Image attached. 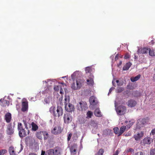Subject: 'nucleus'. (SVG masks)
<instances>
[{
  "mask_svg": "<svg viewBox=\"0 0 155 155\" xmlns=\"http://www.w3.org/2000/svg\"><path fill=\"white\" fill-rule=\"evenodd\" d=\"M93 65L88 66V73H93L94 71V68H93ZM94 77L91 73L90 75L88 78V96L91 95V92H93L94 85Z\"/></svg>",
  "mask_w": 155,
  "mask_h": 155,
  "instance_id": "f257e3e1",
  "label": "nucleus"
},
{
  "mask_svg": "<svg viewBox=\"0 0 155 155\" xmlns=\"http://www.w3.org/2000/svg\"><path fill=\"white\" fill-rule=\"evenodd\" d=\"M24 122L25 128H23L22 124L21 123H19L18 125V129L19 132V136L23 138L27 136L29 133V131L28 129L27 124L25 121L23 120Z\"/></svg>",
  "mask_w": 155,
  "mask_h": 155,
  "instance_id": "f03ea898",
  "label": "nucleus"
},
{
  "mask_svg": "<svg viewBox=\"0 0 155 155\" xmlns=\"http://www.w3.org/2000/svg\"><path fill=\"white\" fill-rule=\"evenodd\" d=\"M50 111L51 112H52L54 116L56 117H60L63 114V109L59 106H58L57 108L55 107H51L50 109Z\"/></svg>",
  "mask_w": 155,
  "mask_h": 155,
  "instance_id": "7ed1b4c3",
  "label": "nucleus"
},
{
  "mask_svg": "<svg viewBox=\"0 0 155 155\" xmlns=\"http://www.w3.org/2000/svg\"><path fill=\"white\" fill-rule=\"evenodd\" d=\"M90 104V107L91 109H94L98 107L99 104L97 99L94 96H91L89 100Z\"/></svg>",
  "mask_w": 155,
  "mask_h": 155,
  "instance_id": "20e7f679",
  "label": "nucleus"
},
{
  "mask_svg": "<svg viewBox=\"0 0 155 155\" xmlns=\"http://www.w3.org/2000/svg\"><path fill=\"white\" fill-rule=\"evenodd\" d=\"M78 109L82 111H85L87 109V102L84 101H81L77 104Z\"/></svg>",
  "mask_w": 155,
  "mask_h": 155,
  "instance_id": "39448f33",
  "label": "nucleus"
},
{
  "mask_svg": "<svg viewBox=\"0 0 155 155\" xmlns=\"http://www.w3.org/2000/svg\"><path fill=\"white\" fill-rule=\"evenodd\" d=\"M63 118L64 123L67 124L70 123L72 120V117L69 113H65Z\"/></svg>",
  "mask_w": 155,
  "mask_h": 155,
  "instance_id": "423d86ee",
  "label": "nucleus"
},
{
  "mask_svg": "<svg viewBox=\"0 0 155 155\" xmlns=\"http://www.w3.org/2000/svg\"><path fill=\"white\" fill-rule=\"evenodd\" d=\"M116 110L117 114L119 115L124 114L126 111V107L124 106H120L116 108Z\"/></svg>",
  "mask_w": 155,
  "mask_h": 155,
  "instance_id": "0eeeda50",
  "label": "nucleus"
},
{
  "mask_svg": "<svg viewBox=\"0 0 155 155\" xmlns=\"http://www.w3.org/2000/svg\"><path fill=\"white\" fill-rule=\"evenodd\" d=\"M89 125H90L93 128V129L92 130V132L93 133L95 134L96 131L95 129L96 130L98 128V123L97 121L93 120H91V121L89 123Z\"/></svg>",
  "mask_w": 155,
  "mask_h": 155,
  "instance_id": "6e6552de",
  "label": "nucleus"
},
{
  "mask_svg": "<svg viewBox=\"0 0 155 155\" xmlns=\"http://www.w3.org/2000/svg\"><path fill=\"white\" fill-rule=\"evenodd\" d=\"M63 130V129L59 125H58L53 128L51 130V132L54 135H57L61 133Z\"/></svg>",
  "mask_w": 155,
  "mask_h": 155,
  "instance_id": "1a4fd4ad",
  "label": "nucleus"
},
{
  "mask_svg": "<svg viewBox=\"0 0 155 155\" xmlns=\"http://www.w3.org/2000/svg\"><path fill=\"white\" fill-rule=\"evenodd\" d=\"M76 85L75 82H73L71 86V88L73 90H76L79 89L82 86L81 81L80 80H77L76 81Z\"/></svg>",
  "mask_w": 155,
  "mask_h": 155,
  "instance_id": "9d476101",
  "label": "nucleus"
},
{
  "mask_svg": "<svg viewBox=\"0 0 155 155\" xmlns=\"http://www.w3.org/2000/svg\"><path fill=\"white\" fill-rule=\"evenodd\" d=\"M65 108L66 110L68 112H72L74 110V106L70 103H69L66 105H65Z\"/></svg>",
  "mask_w": 155,
  "mask_h": 155,
  "instance_id": "9b49d317",
  "label": "nucleus"
},
{
  "mask_svg": "<svg viewBox=\"0 0 155 155\" xmlns=\"http://www.w3.org/2000/svg\"><path fill=\"white\" fill-rule=\"evenodd\" d=\"M137 51V53L138 54H145L148 53L149 51L148 48H139Z\"/></svg>",
  "mask_w": 155,
  "mask_h": 155,
  "instance_id": "f8f14e48",
  "label": "nucleus"
},
{
  "mask_svg": "<svg viewBox=\"0 0 155 155\" xmlns=\"http://www.w3.org/2000/svg\"><path fill=\"white\" fill-rule=\"evenodd\" d=\"M77 147V145L75 144H74L71 146L70 149L71 153L72 154H75L76 153Z\"/></svg>",
  "mask_w": 155,
  "mask_h": 155,
  "instance_id": "ddd939ff",
  "label": "nucleus"
},
{
  "mask_svg": "<svg viewBox=\"0 0 155 155\" xmlns=\"http://www.w3.org/2000/svg\"><path fill=\"white\" fill-rule=\"evenodd\" d=\"M12 114L10 113H7L5 115V119L6 122L9 123L12 120Z\"/></svg>",
  "mask_w": 155,
  "mask_h": 155,
  "instance_id": "4468645a",
  "label": "nucleus"
},
{
  "mask_svg": "<svg viewBox=\"0 0 155 155\" xmlns=\"http://www.w3.org/2000/svg\"><path fill=\"white\" fill-rule=\"evenodd\" d=\"M14 130L12 128L11 124H9L7 126V132L9 135H11L14 133Z\"/></svg>",
  "mask_w": 155,
  "mask_h": 155,
  "instance_id": "2eb2a0df",
  "label": "nucleus"
},
{
  "mask_svg": "<svg viewBox=\"0 0 155 155\" xmlns=\"http://www.w3.org/2000/svg\"><path fill=\"white\" fill-rule=\"evenodd\" d=\"M28 109V103L27 101H23L22 103L21 110L25 112Z\"/></svg>",
  "mask_w": 155,
  "mask_h": 155,
  "instance_id": "dca6fc26",
  "label": "nucleus"
},
{
  "mask_svg": "<svg viewBox=\"0 0 155 155\" xmlns=\"http://www.w3.org/2000/svg\"><path fill=\"white\" fill-rule=\"evenodd\" d=\"M137 104L136 102L133 99H130L128 101V106L130 107H134Z\"/></svg>",
  "mask_w": 155,
  "mask_h": 155,
  "instance_id": "f3484780",
  "label": "nucleus"
},
{
  "mask_svg": "<svg viewBox=\"0 0 155 155\" xmlns=\"http://www.w3.org/2000/svg\"><path fill=\"white\" fill-rule=\"evenodd\" d=\"M152 141V140L150 137H145L143 140L142 143L144 145L146 144L149 145Z\"/></svg>",
  "mask_w": 155,
  "mask_h": 155,
  "instance_id": "a211bd4d",
  "label": "nucleus"
},
{
  "mask_svg": "<svg viewBox=\"0 0 155 155\" xmlns=\"http://www.w3.org/2000/svg\"><path fill=\"white\" fill-rule=\"evenodd\" d=\"M97 107H96V109L94 110V114L96 116L100 117L102 116V115L99 108H97Z\"/></svg>",
  "mask_w": 155,
  "mask_h": 155,
  "instance_id": "6ab92c4d",
  "label": "nucleus"
},
{
  "mask_svg": "<svg viewBox=\"0 0 155 155\" xmlns=\"http://www.w3.org/2000/svg\"><path fill=\"white\" fill-rule=\"evenodd\" d=\"M138 124L140 126V127H143L147 123L146 119L145 118L140 119L139 120Z\"/></svg>",
  "mask_w": 155,
  "mask_h": 155,
  "instance_id": "aec40b11",
  "label": "nucleus"
},
{
  "mask_svg": "<svg viewBox=\"0 0 155 155\" xmlns=\"http://www.w3.org/2000/svg\"><path fill=\"white\" fill-rule=\"evenodd\" d=\"M43 131H39L37 132L35 134V135L36 137L40 140H42Z\"/></svg>",
  "mask_w": 155,
  "mask_h": 155,
  "instance_id": "412c9836",
  "label": "nucleus"
},
{
  "mask_svg": "<svg viewBox=\"0 0 155 155\" xmlns=\"http://www.w3.org/2000/svg\"><path fill=\"white\" fill-rule=\"evenodd\" d=\"M103 134L105 135L111 136L112 135L113 132L112 130H111L105 129L104 130Z\"/></svg>",
  "mask_w": 155,
  "mask_h": 155,
  "instance_id": "4be33fe9",
  "label": "nucleus"
},
{
  "mask_svg": "<svg viewBox=\"0 0 155 155\" xmlns=\"http://www.w3.org/2000/svg\"><path fill=\"white\" fill-rule=\"evenodd\" d=\"M131 65L132 64L130 62L127 63L123 67V71L128 70Z\"/></svg>",
  "mask_w": 155,
  "mask_h": 155,
  "instance_id": "5701e85b",
  "label": "nucleus"
},
{
  "mask_svg": "<svg viewBox=\"0 0 155 155\" xmlns=\"http://www.w3.org/2000/svg\"><path fill=\"white\" fill-rule=\"evenodd\" d=\"M140 75L139 74L135 77H132L130 78V80L132 82H134L138 81L140 78Z\"/></svg>",
  "mask_w": 155,
  "mask_h": 155,
  "instance_id": "b1692460",
  "label": "nucleus"
},
{
  "mask_svg": "<svg viewBox=\"0 0 155 155\" xmlns=\"http://www.w3.org/2000/svg\"><path fill=\"white\" fill-rule=\"evenodd\" d=\"M9 152L10 155H16L14 148L12 146L9 147Z\"/></svg>",
  "mask_w": 155,
  "mask_h": 155,
  "instance_id": "393cba45",
  "label": "nucleus"
},
{
  "mask_svg": "<svg viewBox=\"0 0 155 155\" xmlns=\"http://www.w3.org/2000/svg\"><path fill=\"white\" fill-rule=\"evenodd\" d=\"M143 134L141 133H138L134 136V137L135 140L137 141L140 140V138L142 137Z\"/></svg>",
  "mask_w": 155,
  "mask_h": 155,
  "instance_id": "a878e982",
  "label": "nucleus"
},
{
  "mask_svg": "<svg viewBox=\"0 0 155 155\" xmlns=\"http://www.w3.org/2000/svg\"><path fill=\"white\" fill-rule=\"evenodd\" d=\"M32 130L33 131H35L37 130L38 128V126L34 122H32L31 124Z\"/></svg>",
  "mask_w": 155,
  "mask_h": 155,
  "instance_id": "bb28decb",
  "label": "nucleus"
},
{
  "mask_svg": "<svg viewBox=\"0 0 155 155\" xmlns=\"http://www.w3.org/2000/svg\"><path fill=\"white\" fill-rule=\"evenodd\" d=\"M42 137H43L44 140L47 139L49 137V134L48 132L46 131H43Z\"/></svg>",
  "mask_w": 155,
  "mask_h": 155,
  "instance_id": "cd10ccee",
  "label": "nucleus"
},
{
  "mask_svg": "<svg viewBox=\"0 0 155 155\" xmlns=\"http://www.w3.org/2000/svg\"><path fill=\"white\" fill-rule=\"evenodd\" d=\"M126 129V127H125L124 126H122L121 128H120L119 134H118V136H120L122 133H124V132L125 130Z\"/></svg>",
  "mask_w": 155,
  "mask_h": 155,
  "instance_id": "c85d7f7f",
  "label": "nucleus"
},
{
  "mask_svg": "<svg viewBox=\"0 0 155 155\" xmlns=\"http://www.w3.org/2000/svg\"><path fill=\"white\" fill-rule=\"evenodd\" d=\"M54 150L50 149L47 151L45 155H54Z\"/></svg>",
  "mask_w": 155,
  "mask_h": 155,
  "instance_id": "c756f323",
  "label": "nucleus"
},
{
  "mask_svg": "<svg viewBox=\"0 0 155 155\" xmlns=\"http://www.w3.org/2000/svg\"><path fill=\"white\" fill-rule=\"evenodd\" d=\"M148 50L149 55L152 56H155V53L154 50H151L149 48H148Z\"/></svg>",
  "mask_w": 155,
  "mask_h": 155,
  "instance_id": "7c9ffc66",
  "label": "nucleus"
},
{
  "mask_svg": "<svg viewBox=\"0 0 155 155\" xmlns=\"http://www.w3.org/2000/svg\"><path fill=\"white\" fill-rule=\"evenodd\" d=\"M54 155H60V150L58 148H56L54 150Z\"/></svg>",
  "mask_w": 155,
  "mask_h": 155,
  "instance_id": "2f4dec72",
  "label": "nucleus"
},
{
  "mask_svg": "<svg viewBox=\"0 0 155 155\" xmlns=\"http://www.w3.org/2000/svg\"><path fill=\"white\" fill-rule=\"evenodd\" d=\"M64 105H67L69 104V96H65L64 98Z\"/></svg>",
  "mask_w": 155,
  "mask_h": 155,
  "instance_id": "473e14b6",
  "label": "nucleus"
},
{
  "mask_svg": "<svg viewBox=\"0 0 155 155\" xmlns=\"http://www.w3.org/2000/svg\"><path fill=\"white\" fill-rule=\"evenodd\" d=\"M104 152V150L102 149H101L99 150L95 155H103Z\"/></svg>",
  "mask_w": 155,
  "mask_h": 155,
  "instance_id": "72a5a7b5",
  "label": "nucleus"
},
{
  "mask_svg": "<svg viewBox=\"0 0 155 155\" xmlns=\"http://www.w3.org/2000/svg\"><path fill=\"white\" fill-rule=\"evenodd\" d=\"M7 152V150L5 149L0 150V155H3Z\"/></svg>",
  "mask_w": 155,
  "mask_h": 155,
  "instance_id": "f704fd0d",
  "label": "nucleus"
},
{
  "mask_svg": "<svg viewBox=\"0 0 155 155\" xmlns=\"http://www.w3.org/2000/svg\"><path fill=\"white\" fill-rule=\"evenodd\" d=\"M61 87V86L55 85L54 86V89L55 91H58Z\"/></svg>",
  "mask_w": 155,
  "mask_h": 155,
  "instance_id": "c9c22d12",
  "label": "nucleus"
},
{
  "mask_svg": "<svg viewBox=\"0 0 155 155\" xmlns=\"http://www.w3.org/2000/svg\"><path fill=\"white\" fill-rule=\"evenodd\" d=\"M117 92L118 93L122 92L124 90V88L122 87H118L117 88Z\"/></svg>",
  "mask_w": 155,
  "mask_h": 155,
  "instance_id": "e433bc0d",
  "label": "nucleus"
},
{
  "mask_svg": "<svg viewBox=\"0 0 155 155\" xmlns=\"http://www.w3.org/2000/svg\"><path fill=\"white\" fill-rule=\"evenodd\" d=\"M133 94L134 97H137L140 95V93L138 91H135L133 92Z\"/></svg>",
  "mask_w": 155,
  "mask_h": 155,
  "instance_id": "4c0bfd02",
  "label": "nucleus"
},
{
  "mask_svg": "<svg viewBox=\"0 0 155 155\" xmlns=\"http://www.w3.org/2000/svg\"><path fill=\"white\" fill-rule=\"evenodd\" d=\"M114 131V133L116 134H119V129L118 127H114L113 129Z\"/></svg>",
  "mask_w": 155,
  "mask_h": 155,
  "instance_id": "58836bf2",
  "label": "nucleus"
},
{
  "mask_svg": "<svg viewBox=\"0 0 155 155\" xmlns=\"http://www.w3.org/2000/svg\"><path fill=\"white\" fill-rule=\"evenodd\" d=\"M93 115V113L90 111H88V118H91L92 116Z\"/></svg>",
  "mask_w": 155,
  "mask_h": 155,
  "instance_id": "ea45409f",
  "label": "nucleus"
},
{
  "mask_svg": "<svg viewBox=\"0 0 155 155\" xmlns=\"http://www.w3.org/2000/svg\"><path fill=\"white\" fill-rule=\"evenodd\" d=\"M72 135V134L71 133H70L68 134L67 138V140L68 141H69L70 140Z\"/></svg>",
  "mask_w": 155,
  "mask_h": 155,
  "instance_id": "a19ab883",
  "label": "nucleus"
},
{
  "mask_svg": "<svg viewBox=\"0 0 155 155\" xmlns=\"http://www.w3.org/2000/svg\"><path fill=\"white\" fill-rule=\"evenodd\" d=\"M127 152H131V153H134V150L132 148H129V149H128L127 150Z\"/></svg>",
  "mask_w": 155,
  "mask_h": 155,
  "instance_id": "79ce46f5",
  "label": "nucleus"
},
{
  "mask_svg": "<svg viewBox=\"0 0 155 155\" xmlns=\"http://www.w3.org/2000/svg\"><path fill=\"white\" fill-rule=\"evenodd\" d=\"M150 155H155V148L154 149L151 150L150 151Z\"/></svg>",
  "mask_w": 155,
  "mask_h": 155,
  "instance_id": "37998d69",
  "label": "nucleus"
},
{
  "mask_svg": "<svg viewBox=\"0 0 155 155\" xmlns=\"http://www.w3.org/2000/svg\"><path fill=\"white\" fill-rule=\"evenodd\" d=\"M44 101L46 104H48L50 102V101L48 98H46L44 99Z\"/></svg>",
  "mask_w": 155,
  "mask_h": 155,
  "instance_id": "c03bdc74",
  "label": "nucleus"
},
{
  "mask_svg": "<svg viewBox=\"0 0 155 155\" xmlns=\"http://www.w3.org/2000/svg\"><path fill=\"white\" fill-rule=\"evenodd\" d=\"M150 134L152 135H154L155 134V129H153L151 130Z\"/></svg>",
  "mask_w": 155,
  "mask_h": 155,
  "instance_id": "a18cd8bd",
  "label": "nucleus"
},
{
  "mask_svg": "<svg viewBox=\"0 0 155 155\" xmlns=\"http://www.w3.org/2000/svg\"><path fill=\"white\" fill-rule=\"evenodd\" d=\"M86 121V120H85V119L83 118L82 119H81L80 120V121L81 122V124H84V123L85 121Z\"/></svg>",
  "mask_w": 155,
  "mask_h": 155,
  "instance_id": "49530a36",
  "label": "nucleus"
},
{
  "mask_svg": "<svg viewBox=\"0 0 155 155\" xmlns=\"http://www.w3.org/2000/svg\"><path fill=\"white\" fill-rule=\"evenodd\" d=\"M129 57L130 56L128 54H126L124 56V58L125 59H127L129 58Z\"/></svg>",
  "mask_w": 155,
  "mask_h": 155,
  "instance_id": "de8ad7c7",
  "label": "nucleus"
},
{
  "mask_svg": "<svg viewBox=\"0 0 155 155\" xmlns=\"http://www.w3.org/2000/svg\"><path fill=\"white\" fill-rule=\"evenodd\" d=\"M115 89V88L114 87H112L110 88L109 91V92L108 93V95H109V94H110L111 92L113 91L114 89Z\"/></svg>",
  "mask_w": 155,
  "mask_h": 155,
  "instance_id": "09e8293b",
  "label": "nucleus"
},
{
  "mask_svg": "<svg viewBox=\"0 0 155 155\" xmlns=\"http://www.w3.org/2000/svg\"><path fill=\"white\" fill-rule=\"evenodd\" d=\"M118 54H117L116 56H115V61H116L118 59Z\"/></svg>",
  "mask_w": 155,
  "mask_h": 155,
  "instance_id": "8fccbe9b",
  "label": "nucleus"
},
{
  "mask_svg": "<svg viewBox=\"0 0 155 155\" xmlns=\"http://www.w3.org/2000/svg\"><path fill=\"white\" fill-rule=\"evenodd\" d=\"M45 152L43 150H42L41 155H45Z\"/></svg>",
  "mask_w": 155,
  "mask_h": 155,
  "instance_id": "3c124183",
  "label": "nucleus"
},
{
  "mask_svg": "<svg viewBox=\"0 0 155 155\" xmlns=\"http://www.w3.org/2000/svg\"><path fill=\"white\" fill-rule=\"evenodd\" d=\"M119 153V152L118 150H117L115 153L113 155H118Z\"/></svg>",
  "mask_w": 155,
  "mask_h": 155,
  "instance_id": "603ef678",
  "label": "nucleus"
},
{
  "mask_svg": "<svg viewBox=\"0 0 155 155\" xmlns=\"http://www.w3.org/2000/svg\"><path fill=\"white\" fill-rule=\"evenodd\" d=\"M60 93L61 94H62L63 93V90L62 88V87H61L60 88Z\"/></svg>",
  "mask_w": 155,
  "mask_h": 155,
  "instance_id": "864d4df0",
  "label": "nucleus"
},
{
  "mask_svg": "<svg viewBox=\"0 0 155 155\" xmlns=\"http://www.w3.org/2000/svg\"><path fill=\"white\" fill-rule=\"evenodd\" d=\"M122 61H120L119 63L117 64V66L118 67H119V66L121 65L122 64Z\"/></svg>",
  "mask_w": 155,
  "mask_h": 155,
  "instance_id": "5fc2aeb1",
  "label": "nucleus"
},
{
  "mask_svg": "<svg viewBox=\"0 0 155 155\" xmlns=\"http://www.w3.org/2000/svg\"><path fill=\"white\" fill-rule=\"evenodd\" d=\"M139 153V155H144L143 153L142 152H138Z\"/></svg>",
  "mask_w": 155,
  "mask_h": 155,
  "instance_id": "6e6d98bb",
  "label": "nucleus"
},
{
  "mask_svg": "<svg viewBox=\"0 0 155 155\" xmlns=\"http://www.w3.org/2000/svg\"><path fill=\"white\" fill-rule=\"evenodd\" d=\"M134 58L135 59H138V57L137 56H136V54H134Z\"/></svg>",
  "mask_w": 155,
  "mask_h": 155,
  "instance_id": "4d7b16f0",
  "label": "nucleus"
},
{
  "mask_svg": "<svg viewBox=\"0 0 155 155\" xmlns=\"http://www.w3.org/2000/svg\"><path fill=\"white\" fill-rule=\"evenodd\" d=\"M119 81L118 80H117L116 81V82L117 83V84L118 86H120L121 85L120 84H118V83L119 82Z\"/></svg>",
  "mask_w": 155,
  "mask_h": 155,
  "instance_id": "13d9d810",
  "label": "nucleus"
},
{
  "mask_svg": "<svg viewBox=\"0 0 155 155\" xmlns=\"http://www.w3.org/2000/svg\"><path fill=\"white\" fill-rule=\"evenodd\" d=\"M114 58V55H112L110 57V58L111 59H112V62H113V59Z\"/></svg>",
  "mask_w": 155,
  "mask_h": 155,
  "instance_id": "bf43d9fd",
  "label": "nucleus"
},
{
  "mask_svg": "<svg viewBox=\"0 0 155 155\" xmlns=\"http://www.w3.org/2000/svg\"><path fill=\"white\" fill-rule=\"evenodd\" d=\"M5 103L6 104H8V105L9 104V102L8 101H7V100H5Z\"/></svg>",
  "mask_w": 155,
  "mask_h": 155,
  "instance_id": "052dcab7",
  "label": "nucleus"
},
{
  "mask_svg": "<svg viewBox=\"0 0 155 155\" xmlns=\"http://www.w3.org/2000/svg\"><path fill=\"white\" fill-rule=\"evenodd\" d=\"M21 149L19 151V152H18V153H19V152H21V151L23 150V147L22 145L21 144Z\"/></svg>",
  "mask_w": 155,
  "mask_h": 155,
  "instance_id": "680f3d73",
  "label": "nucleus"
},
{
  "mask_svg": "<svg viewBox=\"0 0 155 155\" xmlns=\"http://www.w3.org/2000/svg\"><path fill=\"white\" fill-rule=\"evenodd\" d=\"M29 155H37V154L34 153H29Z\"/></svg>",
  "mask_w": 155,
  "mask_h": 155,
  "instance_id": "e2e57ef3",
  "label": "nucleus"
},
{
  "mask_svg": "<svg viewBox=\"0 0 155 155\" xmlns=\"http://www.w3.org/2000/svg\"><path fill=\"white\" fill-rule=\"evenodd\" d=\"M151 43L152 45H153L154 43V42L153 41V40H152L151 41Z\"/></svg>",
  "mask_w": 155,
  "mask_h": 155,
  "instance_id": "0e129e2a",
  "label": "nucleus"
},
{
  "mask_svg": "<svg viewBox=\"0 0 155 155\" xmlns=\"http://www.w3.org/2000/svg\"><path fill=\"white\" fill-rule=\"evenodd\" d=\"M139 154V153H138V152L135 153L134 155H139V154Z\"/></svg>",
  "mask_w": 155,
  "mask_h": 155,
  "instance_id": "69168bd1",
  "label": "nucleus"
},
{
  "mask_svg": "<svg viewBox=\"0 0 155 155\" xmlns=\"http://www.w3.org/2000/svg\"><path fill=\"white\" fill-rule=\"evenodd\" d=\"M112 84H113V85L115 87V86H116V85H115V84H114V81H112Z\"/></svg>",
  "mask_w": 155,
  "mask_h": 155,
  "instance_id": "338daca9",
  "label": "nucleus"
},
{
  "mask_svg": "<svg viewBox=\"0 0 155 155\" xmlns=\"http://www.w3.org/2000/svg\"><path fill=\"white\" fill-rule=\"evenodd\" d=\"M85 70L86 71H86H87V67H86L85 68Z\"/></svg>",
  "mask_w": 155,
  "mask_h": 155,
  "instance_id": "774afa93",
  "label": "nucleus"
}]
</instances>
